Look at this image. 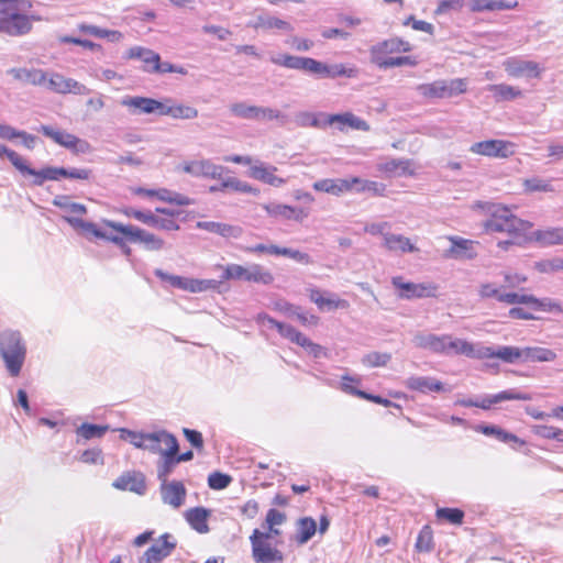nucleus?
<instances>
[{
    "mask_svg": "<svg viewBox=\"0 0 563 563\" xmlns=\"http://www.w3.org/2000/svg\"><path fill=\"white\" fill-rule=\"evenodd\" d=\"M410 166V162L407 159L393 158L384 164L379 165V170L385 172L393 176H400L407 172Z\"/></svg>",
    "mask_w": 563,
    "mask_h": 563,
    "instance_id": "obj_53",
    "label": "nucleus"
},
{
    "mask_svg": "<svg viewBox=\"0 0 563 563\" xmlns=\"http://www.w3.org/2000/svg\"><path fill=\"white\" fill-rule=\"evenodd\" d=\"M472 12L482 11H503L511 10L518 7L517 0H472L468 3Z\"/></svg>",
    "mask_w": 563,
    "mask_h": 563,
    "instance_id": "obj_30",
    "label": "nucleus"
},
{
    "mask_svg": "<svg viewBox=\"0 0 563 563\" xmlns=\"http://www.w3.org/2000/svg\"><path fill=\"white\" fill-rule=\"evenodd\" d=\"M162 115H169L174 119H185L190 120L198 117V110L190 106L185 104H175V106H166L164 104V109H162Z\"/></svg>",
    "mask_w": 563,
    "mask_h": 563,
    "instance_id": "obj_44",
    "label": "nucleus"
},
{
    "mask_svg": "<svg viewBox=\"0 0 563 563\" xmlns=\"http://www.w3.org/2000/svg\"><path fill=\"white\" fill-rule=\"evenodd\" d=\"M417 347L429 350L433 353L446 355H465L471 353V343L462 339H453L451 335H437L418 332L412 339Z\"/></svg>",
    "mask_w": 563,
    "mask_h": 563,
    "instance_id": "obj_4",
    "label": "nucleus"
},
{
    "mask_svg": "<svg viewBox=\"0 0 563 563\" xmlns=\"http://www.w3.org/2000/svg\"><path fill=\"white\" fill-rule=\"evenodd\" d=\"M210 511L203 507L190 508L186 511L185 517L190 527L199 533H207L209 527L207 523Z\"/></svg>",
    "mask_w": 563,
    "mask_h": 563,
    "instance_id": "obj_33",
    "label": "nucleus"
},
{
    "mask_svg": "<svg viewBox=\"0 0 563 563\" xmlns=\"http://www.w3.org/2000/svg\"><path fill=\"white\" fill-rule=\"evenodd\" d=\"M356 380L357 379L352 378L350 376H343L342 377V386H341L342 390L347 393V394L357 396L360 398H363V399H366V400H371V401H373L375 404L383 405L385 407H389V406L394 405V402H391L390 400H388L386 398H383V397L376 396V395H372V394H367L366 391L356 389V388L352 387L351 385H349L346 383V382H356Z\"/></svg>",
    "mask_w": 563,
    "mask_h": 563,
    "instance_id": "obj_39",
    "label": "nucleus"
},
{
    "mask_svg": "<svg viewBox=\"0 0 563 563\" xmlns=\"http://www.w3.org/2000/svg\"><path fill=\"white\" fill-rule=\"evenodd\" d=\"M537 240L543 245L563 244V229L538 231Z\"/></svg>",
    "mask_w": 563,
    "mask_h": 563,
    "instance_id": "obj_54",
    "label": "nucleus"
},
{
    "mask_svg": "<svg viewBox=\"0 0 563 563\" xmlns=\"http://www.w3.org/2000/svg\"><path fill=\"white\" fill-rule=\"evenodd\" d=\"M232 482V477L221 472H213L208 476V485L211 489L221 490L227 488Z\"/></svg>",
    "mask_w": 563,
    "mask_h": 563,
    "instance_id": "obj_62",
    "label": "nucleus"
},
{
    "mask_svg": "<svg viewBox=\"0 0 563 563\" xmlns=\"http://www.w3.org/2000/svg\"><path fill=\"white\" fill-rule=\"evenodd\" d=\"M556 358L554 351L541 346L521 347V363L527 362H553Z\"/></svg>",
    "mask_w": 563,
    "mask_h": 563,
    "instance_id": "obj_34",
    "label": "nucleus"
},
{
    "mask_svg": "<svg viewBox=\"0 0 563 563\" xmlns=\"http://www.w3.org/2000/svg\"><path fill=\"white\" fill-rule=\"evenodd\" d=\"M383 246L393 253H413L418 249L410 242V239L402 234L389 233L385 235Z\"/></svg>",
    "mask_w": 563,
    "mask_h": 563,
    "instance_id": "obj_31",
    "label": "nucleus"
},
{
    "mask_svg": "<svg viewBox=\"0 0 563 563\" xmlns=\"http://www.w3.org/2000/svg\"><path fill=\"white\" fill-rule=\"evenodd\" d=\"M32 18L22 13H10L0 18V33L9 36H23L32 30Z\"/></svg>",
    "mask_w": 563,
    "mask_h": 563,
    "instance_id": "obj_13",
    "label": "nucleus"
},
{
    "mask_svg": "<svg viewBox=\"0 0 563 563\" xmlns=\"http://www.w3.org/2000/svg\"><path fill=\"white\" fill-rule=\"evenodd\" d=\"M60 146L70 150L76 154H87L91 152V145L88 141L79 139L78 136L64 131Z\"/></svg>",
    "mask_w": 563,
    "mask_h": 563,
    "instance_id": "obj_40",
    "label": "nucleus"
},
{
    "mask_svg": "<svg viewBox=\"0 0 563 563\" xmlns=\"http://www.w3.org/2000/svg\"><path fill=\"white\" fill-rule=\"evenodd\" d=\"M230 111L238 118L256 120L257 106H250L245 102H235L230 106Z\"/></svg>",
    "mask_w": 563,
    "mask_h": 563,
    "instance_id": "obj_56",
    "label": "nucleus"
},
{
    "mask_svg": "<svg viewBox=\"0 0 563 563\" xmlns=\"http://www.w3.org/2000/svg\"><path fill=\"white\" fill-rule=\"evenodd\" d=\"M274 120L277 121L280 125H285L289 122V117L277 109L257 106L256 121Z\"/></svg>",
    "mask_w": 563,
    "mask_h": 563,
    "instance_id": "obj_47",
    "label": "nucleus"
},
{
    "mask_svg": "<svg viewBox=\"0 0 563 563\" xmlns=\"http://www.w3.org/2000/svg\"><path fill=\"white\" fill-rule=\"evenodd\" d=\"M47 88L48 90L66 95V93H74V95H88L90 92V89L86 87L84 84L77 81L74 78H67L63 76L59 73H47V81L43 86Z\"/></svg>",
    "mask_w": 563,
    "mask_h": 563,
    "instance_id": "obj_10",
    "label": "nucleus"
},
{
    "mask_svg": "<svg viewBox=\"0 0 563 563\" xmlns=\"http://www.w3.org/2000/svg\"><path fill=\"white\" fill-rule=\"evenodd\" d=\"M515 145L505 140H486L471 145L470 151L487 157L507 158L511 156Z\"/></svg>",
    "mask_w": 563,
    "mask_h": 563,
    "instance_id": "obj_11",
    "label": "nucleus"
},
{
    "mask_svg": "<svg viewBox=\"0 0 563 563\" xmlns=\"http://www.w3.org/2000/svg\"><path fill=\"white\" fill-rule=\"evenodd\" d=\"M169 533H164L140 558L139 563H162L176 549V541Z\"/></svg>",
    "mask_w": 563,
    "mask_h": 563,
    "instance_id": "obj_14",
    "label": "nucleus"
},
{
    "mask_svg": "<svg viewBox=\"0 0 563 563\" xmlns=\"http://www.w3.org/2000/svg\"><path fill=\"white\" fill-rule=\"evenodd\" d=\"M487 233H507L511 240L498 242V246L507 250L509 245L519 244L525 239L532 223L516 217L511 210L501 205L489 208V218L484 222Z\"/></svg>",
    "mask_w": 563,
    "mask_h": 563,
    "instance_id": "obj_2",
    "label": "nucleus"
},
{
    "mask_svg": "<svg viewBox=\"0 0 563 563\" xmlns=\"http://www.w3.org/2000/svg\"><path fill=\"white\" fill-rule=\"evenodd\" d=\"M249 282L269 285L274 282L273 274L260 264L250 265Z\"/></svg>",
    "mask_w": 563,
    "mask_h": 563,
    "instance_id": "obj_51",
    "label": "nucleus"
},
{
    "mask_svg": "<svg viewBox=\"0 0 563 563\" xmlns=\"http://www.w3.org/2000/svg\"><path fill=\"white\" fill-rule=\"evenodd\" d=\"M5 156L15 169L23 177H31L30 185L41 187L46 180H59L60 178L82 179L90 177L91 172L86 168H65L56 166H45L41 169L32 168L27 161L15 151L0 143V157Z\"/></svg>",
    "mask_w": 563,
    "mask_h": 563,
    "instance_id": "obj_1",
    "label": "nucleus"
},
{
    "mask_svg": "<svg viewBox=\"0 0 563 563\" xmlns=\"http://www.w3.org/2000/svg\"><path fill=\"white\" fill-rule=\"evenodd\" d=\"M411 51V45L409 42L404 41L399 37H391L388 40H384L373 45L369 49L371 62L376 66L382 63V60H386L385 57L387 54L393 53H408Z\"/></svg>",
    "mask_w": 563,
    "mask_h": 563,
    "instance_id": "obj_12",
    "label": "nucleus"
},
{
    "mask_svg": "<svg viewBox=\"0 0 563 563\" xmlns=\"http://www.w3.org/2000/svg\"><path fill=\"white\" fill-rule=\"evenodd\" d=\"M268 539L269 533H262L257 529L253 531L250 541L254 561L256 563H283V553L278 549L273 548L267 542Z\"/></svg>",
    "mask_w": 563,
    "mask_h": 563,
    "instance_id": "obj_7",
    "label": "nucleus"
},
{
    "mask_svg": "<svg viewBox=\"0 0 563 563\" xmlns=\"http://www.w3.org/2000/svg\"><path fill=\"white\" fill-rule=\"evenodd\" d=\"M187 490L181 482L173 481L161 484V495L164 504L179 508L185 503Z\"/></svg>",
    "mask_w": 563,
    "mask_h": 563,
    "instance_id": "obj_24",
    "label": "nucleus"
},
{
    "mask_svg": "<svg viewBox=\"0 0 563 563\" xmlns=\"http://www.w3.org/2000/svg\"><path fill=\"white\" fill-rule=\"evenodd\" d=\"M391 284L399 290L398 297L405 300L432 297L437 291V287L430 283L405 282L401 276L393 277Z\"/></svg>",
    "mask_w": 563,
    "mask_h": 563,
    "instance_id": "obj_9",
    "label": "nucleus"
},
{
    "mask_svg": "<svg viewBox=\"0 0 563 563\" xmlns=\"http://www.w3.org/2000/svg\"><path fill=\"white\" fill-rule=\"evenodd\" d=\"M74 229H81L84 232L90 233L98 239L108 240L117 245L124 246V239L119 235H108L104 231L99 229L95 223L85 221L80 218L73 216L63 217Z\"/></svg>",
    "mask_w": 563,
    "mask_h": 563,
    "instance_id": "obj_20",
    "label": "nucleus"
},
{
    "mask_svg": "<svg viewBox=\"0 0 563 563\" xmlns=\"http://www.w3.org/2000/svg\"><path fill=\"white\" fill-rule=\"evenodd\" d=\"M126 56L131 59H141L144 63V67L154 66L155 63L159 62V54L141 46L131 47Z\"/></svg>",
    "mask_w": 563,
    "mask_h": 563,
    "instance_id": "obj_45",
    "label": "nucleus"
},
{
    "mask_svg": "<svg viewBox=\"0 0 563 563\" xmlns=\"http://www.w3.org/2000/svg\"><path fill=\"white\" fill-rule=\"evenodd\" d=\"M247 26L254 30H277L284 33H291L294 31V26L288 21L272 15L264 10L257 13L254 19L247 23Z\"/></svg>",
    "mask_w": 563,
    "mask_h": 563,
    "instance_id": "obj_16",
    "label": "nucleus"
},
{
    "mask_svg": "<svg viewBox=\"0 0 563 563\" xmlns=\"http://www.w3.org/2000/svg\"><path fill=\"white\" fill-rule=\"evenodd\" d=\"M452 246L450 253L454 258H473L476 253L474 251V242L471 240L452 236L450 238Z\"/></svg>",
    "mask_w": 563,
    "mask_h": 563,
    "instance_id": "obj_38",
    "label": "nucleus"
},
{
    "mask_svg": "<svg viewBox=\"0 0 563 563\" xmlns=\"http://www.w3.org/2000/svg\"><path fill=\"white\" fill-rule=\"evenodd\" d=\"M476 431L482 432L487 437H495L498 441L504 443H519L523 444L525 442L520 440L516 434L507 432L498 426L494 424H481L475 428Z\"/></svg>",
    "mask_w": 563,
    "mask_h": 563,
    "instance_id": "obj_37",
    "label": "nucleus"
},
{
    "mask_svg": "<svg viewBox=\"0 0 563 563\" xmlns=\"http://www.w3.org/2000/svg\"><path fill=\"white\" fill-rule=\"evenodd\" d=\"M274 252H275V255L287 256V257L292 258L294 261H296L300 264H303V265H310L313 263V260L309 254L303 253L298 250L279 246V249H274Z\"/></svg>",
    "mask_w": 563,
    "mask_h": 563,
    "instance_id": "obj_58",
    "label": "nucleus"
},
{
    "mask_svg": "<svg viewBox=\"0 0 563 563\" xmlns=\"http://www.w3.org/2000/svg\"><path fill=\"white\" fill-rule=\"evenodd\" d=\"M177 442L178 441L174 434L165 430H161L157 432L145 434L142 450H147L151 453L162 454V452L165 451L161 448L162 443L165 444L166 449H169L172 446V450L174 451Z\"/></svg>",
    "mask_w": 563,
    "mask_h": 563,
    "instance_id": "obj_22",
    "label": "nucleus"
},
{
    "mask_svg": "<svg viewBox=\"0 0 563 563\" xmlns=\"http://www.w3.org/2000/svg\"><path fill=\"white\" fill-rule=\"evenodd\" d=\"M183 170L195 177H208L212 179H220L223 167L213 164L209 159H201L184 164Z\"/></svg>",
    "mask_w": 563,
    "mask_h": 563,
    "instance_id": "obj_21",
    "label": "nucleus"
},
{
    "mask_svg": "<svg viewBox=\"0 0 563 563\" xmlns=\"http://www.w3.org/2000/svg\"><path fill=\"white\" fill-rule=\"evenodd\" d=\"M277 168L272 165H265L263 163L251 166L250 175L252 178L261 180L273 187H282L286 184V179L275 175Z\"/></svg>",
    "mask_w": 563,
    "mask_h": 563,
    "instance_id": "obj_27",
    "label": "nucleus"
},
{
    "mask_svg": "<svg viewBox=\"0 0 563 563\" xmlns=\"http://www.w3.org/2000/svg\"><path fill=\"white\" fill-rule=\"evenodd\" d=\"M525 191L527 192H552L554 188L551 185L550 180H544L540 177H531L527 178L522 183Z\"/></svg>",
    "mask_w": 563,
    "mask_h": 563,
    "instance_id": "obj_52",
    "label": "nucleus"
},
{
    "mask_svg": "<svg viewBox=\"0 0 563 563\" xmlns=\"http://www.w3.org/2000/svg\"><path fill=\"white\" fill-rule=\"evenodd\" d=\"M310 300L314 302L320 309L327 307L328 309H338L347 307V301L341 299L324 298L318 289L310 290Z\"/></svg>",
    "mask_w": 563,
    "mask_h": 563,
    "instance_id": "obj_50",
    "label": "nucleus"
},
{
    "mask_svg": "<svg viewBox=\"0 0 563 563\" xmlns=\"http://www.w3.org/2000/svg\"><path fill=\"white\" fill-rule=\"evenodd\" d=\"M303 71L310 75H314L318 78L331 79L338 77L352 78L357 74L356 68L354 67H346L344 64L328 65L311 57L306 58Z\"/></svg>",
    "mask_w": 563,
    "mask_h": 563,
    "instance_id": "obj_8",
    "label": "nucleus"
},
{
    "mask_svg": "<svg viewBox=\"0 0 563 563\" xmlns=\"http://www.w3.org/2000/svg\"><path fill=\"white\" fill-rule=\"evenodd\" d=\"M53 205L58 207L70 214H86L87 208L82 203L71 202L68 196L59 195L53 199Z\"/></svg>",
    "mask_w": 563,
    "mask_h": 563,
    "instance_id": "obj_48",
    "label": "nucleus"
},
{
    "mask_svg": "<svg viewBox=\"0 0 563 563\" xmlns=\"http://www.w3.org/2000/svg\"><path fill=\"white\" fill-rule=\"evenodd\" d=\"M358 177L352 178H325L313 183L312 188L317 191L327 192L333 196H341L344 192L352 191L355 183H358Z\"/></svg>",
    "mask_w": 563,
    "mask_h": 563,
    "instance_id": "obj_17",
    "label": "nucleus"
},
{
    "mask_svg": "<svg viewBox=\"0 0 563 563\" xmlns=\"http://www.w3.org/2000/svg\"><path fill=\"white\" fill-rule=\"evenodd\" d=\"M119 490H129L137 495L146 492L145 477L142 473H125L119 476L112 484Z\"/></svg>",
    "mask_w": 563,
    "mask_h": 563,
    "instance_id": "obj_25",
    "label": "nucleus"
},
{
    "mask_svg": "<svg viewBox=\"0 0 563 563\" xmlns=\"http://www.w3.org/2000/svg\"><path fill=\"white\" fill-rule=\"evenodd\" d=\"M124 213L130 218L158 230L177 231L180 228L175 220L159 217L152 211H140L134 208H126Z\"/></svg>",
    "mask_w": 563,
    "mask_h": 563,
    "instance_id": "obj_15",
    "label": "nucleus"
},
{
    "mask_svg": "<svg viewBox=\"0 0 563 563\" xmlns=\"http://www.w3.org/2000/svg\"><path fill=\"white\" fill-rule=\"evenodd\" d=\"M532 431L536 435L543 438L555 440L558 442H563V430L552 426L539 424L532 428Z\"/></svg>",
    "mask_w": 563,
    "mask_h": 563,
    "instance_id": "obj_57",
    "label": "nucleus"
},
{
    "mask_svg": "<svg viewBox=\"0 0 563 563\" xmlns=\"http://www.w3.org/2000/svg\"><path fill=\"white\" fill-rule=\"evenodd\" d=\"M471 350L467 356L472 358H499L507 364L521 362V347L518 346L499 345L495 347L471 343Z\"/></svg>",
    "mask_w": 563,
    "mask_h": 563,
    "instance_id": "obj_6",
    "label": "nucleus"
},
{
    "mask_svg": "<svg viewBox=\"0 0 563 563\" xmlns=\"http://www.w3.org/2000/svg\"><path fill=\"white\" fill-rule=\"evenodd\" d=\"M294 121L298 126H301V128H308V126L319 128L321 125L317 115L309 111H300V112L296 113Z\"/></svg>",
    "mask_w": 563,
    "mask_h": 563,
    "instance_id": "obj_63",
    "label": "nucleus"
},
{
    "mask_svg": "<svg viewBox=\"0 0 563 563\" xmlns=\"http://www.w3.org/2000/svg\"><path fill=\"white\" fill-rule=\"evenodd\" d=\"M106 224L117 232L122 233L128 241L141 243L147 251H159L165 246L163 239L139 227L132 224L125 225L114 221H106Z\"/></svg>",
    "mask_w": 563,
    "mask_h": 563,
    "instance_id": "obj_5",
    "label": "nucleus"
},
{
    "mask_svg": "<svg viewBox=\"0 0 563 563\" xmlns=\"http://www.w3.org/2000/svg\"><path fill=\"white\" fill-rule=\"evenodd\" d=\"M277 331L283 338L289 340L291 343H295L297 345H299L300 342L303 341L306 336L300 331L295 329L292 325L287 323H282V325H279V330Z\"/></svg>",
    "mask_w": 563,
    "mask_h": 563,
    "instance_id": "obj_64",
    "label": "nucleus"
},
{
    "mask_svg": "<svg viewBox=\"0 0 563 563\" xmlns=\"http://www.w3.org/2000/svg\"><path fill=\"white\" fill-rule=\"evenodd\" d=\"M353 190L357 192L371 191L375 196H383L386 190V186L378 181L363 180L360 178V181L355 183Z\"/></svg>",
    "mask_w": 563,
    "mask_h": 563,
    "instance_id": "obj_59",
    "label": "nucleus"
},
{
    "mask_svg": "<svg viewBox=\"0 0 563 563\" xmlns=\"http://www.w3.org/2000/svg\"><path fill=\"white\" fill-rule=\"evenodd\" d=\"M155 276L162 280L168 282L173 287L189 290L191 292H200L201 287H198L197 283L190 278H184L176 275H169L162 269H156L154 272Z\"/></svg>",
    "mask_w": 563,
    "mask_h": 563,
    "instance_id": "obj_36",
    "label": "nucleus"
},
{
    "mask_svg": "<svg viewBox=\"0 0 563 563\" xmlns=\"http://www.w3.org/2000/svg\"><path fill=\"white\" fill-rule=\"evenodd\" d=\"M532 396L528 393H521L517 389L503 390L498 394L487 396L478 402L476 407L482 409H489L492 405L498 404L505 400H531Z\"/></svg>",
    "mask_w": 563,
    "mask_h": 563,
    "instance_id": "obj_29",
    "label": "nucleus"
},
{
    "mask_svg": "<svg viewBox=\"0 0 563 563\" xmlns=\"http://www.w3.org/2000/svg\"><path fill=\"white\" fill-rule=\"evenodd\" d=\"M419 93L427 98H445V80H435L417 87Z\"/></svg>",
    "mask_w": 563,
    "mask_h": 563,
    "instance_id": "obj_49",
    "label": "nucleus"
},
{
    "mask_svg": "<svg viewBox=\"0 0 563 563\" xmlns=\"http://www.w3.org/2000/svg\"><path fill=\"white\" fill-rule=\"evenodd\" d=\"M0 357L11 377L20 375L26 358V345L19 331L8 329L0 332Z\"/></svg>",
    "mask_w": 563,
    "mask_h": 563,
    "instance_id": "obj_3",
    "label": "nucleus"
},
{
    "mask_svg": "<svg viewBox=\"0 0 563 563\" xmlns=\"http://www.w3.org/2000/svg\"><path fill=\"white\" fill-rule=\"evenodd\" d=\"M437 517L444 519L454 525H461L463 522L464 512L459 508H439L437 510Z\"/></svg>",
    "mask_w": 563,
    "mask_h": 563,
    "instance_id": "obj_61",
    "label": "nucleus"
},
{
    "mask_svg": "<svg viewBox=\"0 0 563 563\" xmlns=\"http://www.w3.org/2000/svg\"><path fill=\"white\" fill-rule=\"evenodd\" d=\"M317 531V522L311 517L300 518L297 522L296 541L299 544L307 543Z\"/></svg>",
    "mask_w": 563,
    "mask_h": 563,
    "instance_id": "obj_42",
    "label": "nucleus"
},
{
    "mask_svg": "<svg viewBox=\"0 0 563 563\" xmlns=\"http://www.w3.org/2000/svg\"><path fill=\"white\" fill-rule=\"evenodd\" d=\"M487 90L490 91L497 102L510 101L521 97L522 92L520 89L509 86L506 84L489 85Z\"/></svg>",
    "mask_w": 563,
    "mask_h": 563,
    "instance_id": "obj_41",
    "label": "nucleus"
},
{
    "mask_svg": "<svg viewBox=\"0 0 563 563\" xmlns=\"http://www.w3.org/2000/svg\"><path fill=\"white\" fill-rule=\"evenodd\" d=\"M197 228L224 238H239L242 233V230L239 227L214 221H199L197 222Z\"/></svg>",
    "mask_w": 563,
    "mask_h": 563,
    "instance_id": "obj_35",
    "label": "nucleus"
},
{
    "mask_svg": "<svg viewBox=\"0 0 563 563\" xmlns=\"http://www.w3.org/2000/svg\"><path fill=\"white\" fill-rule=\"evenodd\" d=\"M179 451V444L176 443L175 450H172V446L169 449H165L164 452H162V461L157 465V478L161 481V483H167L168 476L173 473L175 466L177 465V462H175V455Z\"/></svg>",
    "mask_w": 563,
    "mask_h": 563,
    "instance_id": "obj_32",
    "label": "nucleus"
},
{
    "mask_svg": "<svg viewBox=\"0 0 563 563\" xmlns=\"http://www.w3.org/2000/svg\"><path fill=\"white\" fill-rule=\"evenodd\" d=\"M306 58L307 57L290 54H278L272 56L271 62L278 66L303 71Z\"/></svg>",
    "mask_w": 563,
    "mask_h": 563,
    "instance_id": "obj_46",
    "label": "nucleus"
},
{
    "mask_svg": "<svg viewBox=\"0 0 563 563\" xmlns=\"http://www.w3.org/2000/svg\"><path fill=\"white\" fill-rule=\"evenodd\" d=\"M391 360L389 353L371 352L363 356L362 363L369 367L385 366Z\"/></svg>",
    "mask_w": 563,
    "mask_h": 563,
    "instance_id": "obj_60",
    "label": "nucleus"
},
{
    "mask_svg": "<svg viewBox=\"0 0 563 563\" xmlns=\"http://www.w3.org/2000/svg\"><path fill=\"white\" fill-rule=\"evenodd\" d=\"M405 385L411 390L424 394L432 391L440 393L444 390V386L440 380L428 376H411L407 378Z\"/></svg>",
    "mask_w": 563,
    "mask_h": 563,
    "instance_id": "obj_28",
    "label": "nucleus"
},
{
    "mask_svg": "<svg viewBox=\"0 0 563 563\" xmlns=\"http://www.w3.org/2000/svg\"><path fill=\"white\" fill-rule=\"evenodd\" d=\"M108 430L109 426H100L85 422L76 429V434L78 437L77 443H80V439H100L107 433Z\"/></svg>",
    "mask_w": 563,
    "mask_h": 563,
    "instance_id": "obj_43",
    "label": "nucleus"
},
{
    "mask_svg": "<svg viewBox=\"0 0 563 563\" xmlns=\"http://www.w3.org/2000/svg\"><path fill=\"white\" fill-rule=\"evenodd\" d=\"M415 547L418 552L429 553L433 550V534L429 526H424L421 529Z\"/></svg>",
    "mask_w": 563,
    "mask_h": 563,
    "instance_id": "obj_55",
    "label": "nucleus"
},
{
    "mask_svg": "<svg viewBox=\"0 0 563 563\" xmlns=\"http://www.w3.org/2000/svg\"><path fill=\"white\" fill-rule=\"evenodd\" d=\"M263 209L267 212V214L275 219L283 220H296L301 221L303 218L308 216V211L300 208H294L288 205L277 203V202H268L264 203Z\"/></svg>",
    "mask_w": 563,
    "mask_h": 563,
    "instance_id": "obj_23",
    "label": "nucleus"
},
{
    "mask_svg": "<svg viewBox=\"0 0 563 563\" xmlns=\"http://www.w3.org/2000/svg\"><path fill=\"white\" fill-rule=\"evenodd\" d=\"M504 66L508 75L512 77L538 78L541 75L539 64L533 60L511 57L504 62Z\"/></svg>",
    "mask_w": 563,
    "mask_h": 563,
    "instance_id": "obj_19",
    "label": "nucleus"
},
{
    "mask_svg": "<svg viewBox=\"0 0 563 563\" xmlns=\"http://www.w3.org/2000/svg\"><path fill=\"white\" fill-rule=\"evenodd\" d=\"M121 104L131 109L133 114H151L158 113L162 115V109H164V103L147 97H124L121 100Z\"/></svg>",
    "mask_w": 563,
    "mask_h": 563,
    "instance_id": "obj_18",
    "label": "nucleus"
},
{
    "mask_svg": "<svg viewBox=\"0 0 563 563\" xmlns=\"http://www.w3.org/2000/svg\"><path fill=\"white\" fill-rule=\"evenodd\" d=\"M15 80L43 87L47 81V73L38 68H10L7 71Z\"/></svg>",
    "mask_w": 563,
    "mask_h": 563,
    "instance_id": "obj_26",
    "label": "nucleus"
}]
</instances>
